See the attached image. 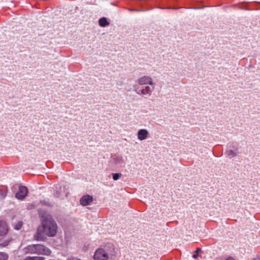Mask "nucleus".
<instances>
[{
	"label": "nucleus",
	"instance_id": "nucleus-1",
	"mask_svg": "<svg viewBox=\"0 0 260 260\" xmlns=\"http://www.w3.org/2000/svg\"><path fill=\"white\" fill-rule=\"evenodd\" d=\"M57 224L52 216L50 214L42 216L41 224L38 228L34 236L37 241H44L46 237H54L57 231Z\"/></svg>",
	"mask_w": 260,
	"mask_h": 260
},
{
	"label": "nucleus",
	"instance_id": "nucleus-2",
	"mask_svg": "<svg viewBox=\"0 0 260 260\" xmlns=\"http://www.w3.org/2000/svg\"><path fill=\"white\" fill-rule=\"evenodd\" d=\"M135 93L145 98L150 97L155 89V83L151 77L144 76L135 81L133 85Z\"/></svg>",
	"mask_w": 260,
	"mask_h": 260
},
{
	"label": "nucleus",
	"instance_id": "nucleus-3",
	"mask_svg": "<svg viewBox=\"0 0 260 260\" xmlns=\"http://www.w3.org/2000/svg\"><path fill=\"white\" fill-rule=\"evenodd\" d=\"M109 248L106 246L104 249L99 248L94 252L93 255L94 260H107L109 255H113L115 254V248L113 245L109 244Z\"/></svg>",
	"mask_w": 260,
	"mask_h": 260
},
{
	"label": "nucleus",
	"instance_id": "nucleus-4",
	"mask_svg": "<svg viewBox=\"0 0 260 260\" xmlns=\"http://www.w3.org/2000/svg\"><path fill=\"white\" fill-rule=\"evenodd\" d=\"M242 148L239 146L238 144H234L232 145L228 146L227 150L225 152V155L226 157L231 158L237 156L239 154L242 153Z\"/></svg>",
	"mask_w": 260,
	"mask_h": 260
},
{
	"label": "nucleus",
	"instance_id": "nucleus-5",
	"mask_svg": "<svg viewBox=\"0 0 260 260\" xmlns=\"http://www.w3.org/2000/svg\"><path fill=\"white\" fill-rule=\"evenodd\" d=\"M35 254L38 255H49L51 253V250L42 244H35Z\"/></svg>",
	"mask_w": 260,
	"mask_h": 260
},
{
	"label": "nucleus",
	"instance_id": "nucleus-6",
	"mask_svg": "<svg viewBox=\"0 0 260 260\" xmlns=\"http://www.w3.org/2000/svg\"><path fill=\"white\" fill-rule=\"evenodd\" d=\"M27 188L24 186H20L18 191L16 193L15 197L19 200H23L27 196Z\"/></svg>",
	"mask_w": 260,
	"mask_h": 260
},
{
	"label": "nucleus",
	"instance_id": "nucleus-7",
	"mask_svg": "<svg viewBox=\"0 0 260 260\" xmlns=\"http://www.w3.org/2000/svg\"><path fill=\"white\" fill-rule=\"evenodd\" d=\"M12 238L6 234L5 236L0 237V247H5L7 246L12 241Z\"/></svg>",
	"mask_w": 260,
	"mask_h": 260
},
{
	"label": "nucleus",
	"instance_id": "nucleus-8",
	"mask_svg": "<svg viewBox=\"0 0 260 260\" xmlns=\"http://www.w3.org/2000/svg\"><path fill=\"white\" fill-rule=\"evenodd\" d=\"M149 132L146 129H140L138 131L137 137L140 141H143L147 139Z\"/></svg>",
	"mask_w": 260,
	"mask_h": 260
},
{
	"label": "nucleus",
	"instance_id": "nucleus-9",
	"mask_svg": "<svg viewBox=\"0 0 260 260\" xmlns=\"http://www.w3.org/2000/svg\"><path fill=\"white\" fill-rule=\"evenodd\" d=\"M9 231L8 226L4 220H0V237L5 236Z\"/></svg>",
	"mask_w": 260,
	"mask_h": 260
},
{
	"label": "nucleus",
	"instance_id": "nucleus-10",
	"mask_svg": "<svg viewBox=\"0 0 260 260\" xmlns=\"http://www.w3.org/2000/svg\"><path fill=\"white\" fill-rule=\"evenodd\" d=\"M93 201V197L91 196L86 194L83 196L80 200V203L82 206H85L89 205Z\"/></svg>",
	"mask_w": 260,
	"mask_h": 260
},
{
	"label": "nucleus",
	"instance_id": "nucleus-11",
	"mask_svg": "<svg viewBox=\"0 0 260 260\" xmlns=\"http://www.w3.org/2000/svg\"><path fill=\"white\" fill-rule=\"evenodd\" d=\"M36 247L35 244L29 245L24 247L22 250L24 254H35Z\"/></svg>",
	"mask_w": 260,
	"mask_h": 260
},
{
	"label": "nucleus",
	"instance_id": "nucleus-12",
	"mask_svg": "<svg viewBox=\"0 0 260 260\" xmlns=\"http://www.w3.org/2000/svg\"><path fill=\"white\" fill-rule=\"evenodd\" d=\"M114 161L116 165L120 167H123L125 164V161L121 156H116L114 158Z\"/></svg>",
	"mask_w": 260,
	"mask_h": 260
},
{
	"label": "nucleus",
	"instance_id": "nucleus-13",
	"mask_svg": "<svg viewBox=\"0 0 260 260\" xmlns=\"http://www.w3.org/2000/svg\"><path fill=\"white\" fill-rule=\"evenodd\" d=\"M99 25L102 27H105L109 25V22H108L107 18L102 17L99 20Z\"/></svg>",
	"mask_w": 260,
	"mask_h": 260
},
{
	"label": "nucleus",
	"instance_id": "nucleus-14",
	"mask_svg": "<svg viewBox=\"0 0 260 260\" xmlns=\"http://www.w3.org/2000/svg\"><path fill=\"white\" fill-rule=\"evenodd\" d=\"M45 258L43 256H27L23 260H44Z\"/></svg>",
	"mask_w": 260,
	"mask_h": 260
},
{
	"label": "nucleus",
	"instance_id": "nucleus-15",
	"mask_svg": "<svg viewBox=\"0 0 260 260\" xmlns=\"http://www.w3.org/2000/svg\"><path fill=\"white\" fill-rule=\"evenodd\" d=\"M8 255L6 253L0 252V260H7Z\"/></svg>",
	"mask_w": 260,
	"mask_h": 260
},
{
	"label": "nucleus",
	"instance_id": "nucleus-16",
	"mask_svg": "<svg viewBox=\"0 0 260 260\" xmlns=\"http://www.w3.org/2000/svg\"><path fill=\"white\" fill-rule=\"evenodd\" d=\"M113 179L114 180H117L120 177L122 176V174L120 173H113L112 174Z\"/></svg>",
	"mask_w": 260,
	"mask_h": 260
},
{
	"label": "nucleus",
	"instance_id": "nucleus-17",
	"mask_svg": "<svg viewBox=\"0 0 260 260\" xmlns=\"http://www.w3.org/2000/svg\"><path fill=\"white\" fill-rule=\"evenodd\" d=\"M22 226V222L21 221H18L16 224L14 225V229L17 230H20Z\"/></svg>",
	"mask_w": 260,
	"mask_h": 260
},
{
	"label": "nucleus",
	"instance_id": "nucleus-18",
	"mask_svg": "<svg viewBox=\"0 0 260 260\" xmlns=\"http://www.w3.org/2000/svg\"><path fill=\"white\" fill-rule=\"evenodd\" d=\"M6 196V193L4 191H2L0 190V197L4 198Z\"/></svg>",
	"mask_w": 260,
	"mask_h": 260
},
{
	"label": "nucleus",
	"instance_id": "nucleus-19",
	"mask_svg": "<svg viewBox=\"0 0 260 260\" xmlns=\"http://www.w3.org/2000/svg\"><path fill=\"white\" fill-rule=\"evenodd\" d=\"M55 197L58 198L60 196V193L58 191H56L55 193L54 194Z\"/></svg>",
	"mask_w": 260,
	"mask_h": 260
},
{
	"label": "nucleus",
	"instance_id": "nucleus-20",
	"mask_svg": "<svg viewBox=\"0 0 260 260\" xmlns=\"http://www.w3.org/2000/svg\"><path fill=\"white\" fill-rule=\"evenodd\" d=\"M68 260H81V259L79 258H78L77 257H72L71 258H69Z\"/></svg>",
	"mask_w": 260,
	"mask_h": 260
},
{
	"label": "nucleus",
	"instance_id": "nucleus-21",
	"mask_svg": "<svg viewBox=\"0 0 260 260\" xmlns=\"http://www.w3.org/2000/svg\"><path fill=\"white\" fill-rule=\"evenodd\" d=\"M198 257V254H194L192 255V257L194 258H197Z\"/></svg>",
	"mask_w": 260,
	"mask_h": 260
},
{
	"label": "nucleus",
	"instance_id": "nucleus-22",
	"mask_svg": "<svg viewBox=\"0 0 260 260\" xmlns=\"http://www.w3.org/2000/svg\"><path fill=\"white\" fill-rule=\"evenodd\" d=\"M253 260H260V255L254 258Z\"/></svg>",
	"mask_w": 260,
	"mask_h": 260
},
{
	"label": "nucleus",
	"instance_id": "nucleus-23",
	"mask_svg": "<svg viewBox=\"0 0 260 260\" xmlns=\"http://www.w3.org/2000/svg\"><path fill=\"white\" fill-rule=\"evenodd\" d=\"M201 249L200 248H197L196 251V252L198 253V252H201Z\"/></svg>",
	"mask_w": 260,
	"mask_h": 260
},
{
	"label": "nucleus",
	"instance_id": "nucleus-24",
	"mask_svg": "<svg viewBox=\"0 0 260 260\" xmlns=\"http://www.w3.org/2000/svg\"><path fill=\"white\" fill-rule=\"evenodd\" d=\"M225 260H234V259L232 257H229L227 259H226Z\"/></svg>",
	"mask_w": 260,
	"mask_h": 260
}]
</instances>
